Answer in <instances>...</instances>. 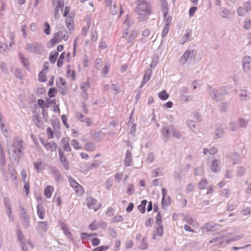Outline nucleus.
Wrapping results in <instances>:
<instances>
[{
    "label": "nucleus",
    "instance_id": "1",
    "mask_svg": "<svg viewBox=\"0 0 251 251\" xmlns=\"http://www.w3.org/2000/svg\"><path fill=\"white\" fill-rule=\"evenodd\" d=\"M24 149L23 140L18 137L15 138L12 144L8 146L10 159L16 164H18L19 160L23 157Z\"/></svg>",
    "mask_w": 251,
    "mask_h": 251
},
{
    "label": "nucleus",
    "instance_id": "2",
    "mask_svg": "<svg viewBox=\"0 0 251 251\" xmlns=\"http://www.w3.org/2000/svg\"><path fill=\"white\" fill-rule=\"evenodd\" d=\"M137 2L138 5L135 12L138 15L139 20L144 21L147 19V16L152 12L151 3L147 0H137Z\"/></svg>",
    "mask_w": 251,
    "mask_h": 251
},
{
    "label": "nucleus",
    "instance_id": "3",
    "mask_svg": "<svg viewBox=\"0 0 251 251\" xmlns=\"http://www.w3.org/2000/svg\"><path fill=\"white\" fill-rule=\"evenodd\" d=\"M211 99L216 102L221 101L222 100V96L227 94V90L225 86L220 87L218 89H215L210 85H208L206 88Z\"/></svg>",
    "mask_w": 251,
    "mask_h": 251
},
{
    "label": "nucleus",
    "instance_id": "4",
    "mask_svg": "<svg viewBox=\"0 0 251 251\" xmlns=\"http://www.w3.org/2000/svg\"><path fill=\"white\" fill-rule=\"evenodd\" d=\"M196 51L190 49L187 50L179 59V61L182 65H183L187 61L192 60L195 58Z\"/></svg>",
    "mask_w": 251,
    "mask_h": 251
},
{
    "label": "nucleus",
    "instance_id": "5",
    "mask_svg": "<svg viewBox=\"0 0 251 251\" xmlns=\"http://www.w3.org/2000/svg\"><path fill=\"white\" fill-rule=\"evenodd\" d=\"M52 6L54 8V18L58 19L60 17L58 13L59 10H63L64 6V0H52Z\"/></svg>",
    "mask_w": 251,
    "mask_h": 251
},
{
    "label": "nucleus",
    "instance_id": "6",
    "mask_svg": "<svg viewBox=\"0 0 251 251\" xmlns=\"http://www.w3.org/2000/svg\"><path fill=\"white\" fill-rule=\"evenodd\" d=\"M43 45L39 43H28L26 44L27 50L31 53H40Z\"/></svg>",
    "mask_w": 251,
    "mask_h": 251
},
{
    "label": "nucleus",
    "instance_id": "7",
    "mask_svg": "<svg viewBox=\"0 0 251 251\" xmlns=\"http://www.w3.org/2000/svg\"><path fill=\"white\" fill-rule=\"evenodd\" d=\"M0 170L4 176L5 180L7 181L9 178L6 175L5 169V155L3 151H0Z\"/></svg>",
    "mask_w": 251,
    "mask_h": 251
},
{
    "label": "nucleus",
    "instance_id": "8",
    "mask_svg": "<svg viewBox=\"0 0 251 251\" xmlns=\"http://www.w3.org/2000/svg\"><path fill=\"white\" fill-rule=\"evenodd\" d=\"M56 85L58 86V91L60 94L65 95L67 93V83L64 79L60 77L58 80L56 81Z\"/></svg>",
    "mask_w": 251,
    "mask_h": 251
},
{
    "label": "nucleus",
    "instance_id": "9",
    "mask_svg": "<svg viewBox=\"0 0 251 251\" xmlns=\"http://www.w3.org/2000/svg\"><path fill=\"white\" fill-rule=\"evenodd\" d=\"M221 227V226L219 224L209 222L205 224L203 226L202 229L206 231H213L218 230Z\"/></svg>",
    "mask_w": 251,
    "mask_h": 251
},
{
    "label": "nucleus",
    "instance_id": "10",
    "mask_svg": "<svg viewBox=\"0 0 251 251\" xmlns=\"http://www.w3.org/2000/svg\"><path fill=\"white\" fill-rule=\"evenodd\" d=\"M234 13L235 12L233 10H228L225 7H222L220 15L222 18L229 20Z\"/></svg>",
    "mask_w": 251,
    "mask_h": 251
},
{
    "label": "nucleus",
    "instance_id": "11",
    "mask_svg": "<svg viewBox=\"0 0 251 251\" xmlns=\"http://www.w3.org/2000/svg\"><path fill=\"white\" fill-rule=\"evenodd\" d=\"M171 132V125L169 126L167 124H163L161 129V133L163 138L168 140L170 138V132Z\"/></svg>",
    "mask_w": 251,
    "mask_h": 251
},
{
    "label": "nucleus",
    "instance_id": "12",
    "mask_svg": "<svg viewBox=\"0 0 251 251\" xmlns=\"http://www.w3.org/2000/svg\"><path fill=\"white\" fill-rule=\"evenodd\" d=\"M138 34V32L136 30L132 31L129 34L128 36H127L128 34V33L127 32V29H126L123 33V37L127 38L128 43H131L134 39L137 37Z\"/></svg>",
    "mask_w": 251,
    "mask_h": 251
},
{
    "label": "nucleus",
    "instance_id": "13",
    "mask_svg": "<svg viewBox=\"0 0 251 251\" xmlns=\"http://www.w3.org/2000/svg\"><path fill=\"white\" fill-rule=\"evenodd\" d=\"M152 75V70L151 68L147 69L145 72L143 79L141 82L140 88L142 87L150 79Z\"/></svg>",
    "mask_w": 251,
    "mask_h": 251
},
{
    "label": "nucleus",
    "instance_id": "14",
    "mask_svg": "<svg viewBox=\"0 0 251 251\" xmlns=\"http://www.w3.org/2000/svg\"><path fill=\"white\" fill-rule=\"evenodd\" d=\"M55 34L56 35L60 42L62 40H64V41H67L68 40V33L65 28L61 29L60 31L55 33Z\"/></svg>",
    "mask_w": 251,
    "mask_h": 251
},
{
    "label": "nucleus",
    "instance_id": "15",
    "mask_svg": "<svg viewBox=\"0 0 251 251\" xmlns=\"http://www.w3.org/2000/svg\"><path fill=\"white\" fill-rule=\"evenodd\" d=\"M251 62V57L245 56L242 59V66L244 72L247 73L250 69V63Z\"/></svg>",
    "mask_w": 251,
    "mask_h": 251
},
{
    "label": "nucleus",
    "instance_id": "16",
    "mask_svg": "<svg viewBox=\"0 0 251 251\" xmlns=\"http://www.w3.org/2000/svg\"><path fill=\"white\" fill-rule=\"evenodd\" d=\"M61 144L65 151H71V149L69 144V138L68 137L63 138L61 140Z\"/></svg>",
    "mask_w": 251,
    "mask_h": 251
},
{
    "label": "nucleus",
    "instance_id": "17",
    "mask_svg": "<svg viewBox=\"0 0 251 251\" xmlns=\"http://www.w3.org/2000/svg\"><path fill=\"white\" fill-rule=\"evenodd\" d=\"M220 161L218 159H214L212 161V164L211 166V169L214 173H217L220 171Z\"/></svg>",
    "mask_w": 251,
    "mask_h": 251
},
{
    "label": "nucleus",
    "instance_id": "18",
    "mask_svg": "<svg viewBox=\"0 0 251 251\" xmlns=\"http://www.w3.org/2000/svg\"><path fill=\"white\" fill-rule=\"evenodd\" d=\"M60 226H61V228L63 231L64 234L66 235L68 237V238H69L71 241H73L74 237L71 232L68 229L66 224L64 223H62L60 225Z\"/></svg>",
    "mask_w": 251,
    "mask_h": 251
},
{
    "label": "nucleus",
    "instance_id": "19",
    "mask_svg": "<svg viewBox=\"0 0 251 251\" xmlns=\"http://www.w3.org/2000/svg\"><path fill=\"white\" fill-rule=\"evenodd\" d=\"M44 148L47 151H54L56 150L57 145L54 142H48L44 145Z\"/></svg>",
    "mask_w": 251,
    "mask_h": 251
},
{
    "label": "nucleus",
    "instance_id": "20",
    "mask_svg": "<svg viewBox=\"0 0 251 251\" xmlns=\"http://www.w3.org/2000/svg\"><path fill=\"white\" fill-rule=\"evenodd\" d=\"M132 156L131 152L127 150L126 151V156L124 160L125 164L126 166H130L131 164Z\"/></svg>",
    "mask_w": 251,
    "mask_h": 251
},
{
    "label": "nucleus",
    "instance_id": "21",
    "mask_svg": "<svg viewBox=\"0 0 251 251\" xmlns=\"http://www.w3.org/2000/svg\"><path fill=\"white\" fill-rule=\"evenodd\" d=\"M87 201V205L89 209H94L95 211L98 210V209H96L94 205L96 203L97 200L93 198L92 197H88L86 199Z\"/></svg>",
    "mask_w": 251,
    "mask_h": 251
},
{
    "label": "nucleus",
    "instance_id": "22",
    "mask_svg": "<svg viewBox=\"0 0 251 251\" xmlns=\"http://www.w3.org/2000/svg\"><path fill=\"white\" fill-rule=\"evenodd\" d=\"M49 226L46 222H39L38 223V229L40 232H45L48 229Z\"/></svg>",
    "mask_w": 251,
    "mask_h": 251
},
{
    "label": "nucleus",
    "instance_id": "23",
    "mask_svg": "<svg viewBox=\"0 0 251 251\" xmlns=\"http://www.w3.org/2000/svg\"><path fill=\"white\" fill-rule=\"evenodd\" d=\"M17 236L19 241L20 242V243L25 242L26 240L25 239V237L22 232V230L20 229V226L19 225L17 226Z\"/></svg>",
    "mask_w": 251,
    "mask_h": 251
},
{
    "label": "nucleus",
    "instance_id": "24",
    "mask_svg": "<svg viewBox=\"0 0 251 251\" xmlns=\"http://www.w3.org/2000/svg\"><path fill=\"white\" fill-rule=\"evenodd\" d=\"M54 190L53 187L52 186H48L44 190V193L47 198H50L51 194Z\"/></svg>",
    "mask_w": 251,
    "mask_h": 251
},
{
    "label": "nucleus",
    "instance_id": "25",
    "mask_svg": "<svg viewBox=\"0 0 251 251\" xmlns=\"http://www.w3.org/2000/svg\"><path fill=\"white\" fill-rule=\"evenodd\" d=\"M224 134V128L222 126H217L215 131V136L216 139H219L222 137Z\"/></svg>",
    "mask_w": 251,
    "mask_h": 251
},
{
    "label": "nucleus",
    "instance_id": "26",
    "mask_svg": "<svg viewBox=\"0 0 251 251\" xmlns=\"http://www.w3.org/2000/svg\"><path fill=\"white\" fill-rule=\"evenodd\" d=\"M163 13H168V5L166 0H160Z\"/></svg>",
    "mask_w": 251,
    "mask_h": 251
},
{
    "label": "nucleus",
    "instance_id": "27",
    "mask_svg": "<svg viewBox=\"0 0 251 251\" xmlns=\"http://www.w3.org/2000/svg\"><path fill=\"white\" fill-rule=\"evenodd\" d=\"M33 164L35 168L38 170L43 169L45 167L44 163H43V161L40 159H38L37 161L34 162Z\"/></svg>",
    "mask_w": 251,
    "mask_h": 251
},
{
    "label": "nucleus",
    "instance_id": "28",
    "mask_svg": "<svg viewBox=\"0 0 251 251\" xmlns=\"http://www.w3.org/2000/svg\"><path fill=\"white\" fill-rule=\"evenodd\" d=\"M37 214H38L39 217L41 219H44V216H45V211L42 208V204H38L37 206Z\"/></svg>",
    "mask_w": 251,
    "mask_h": 251
},
{
    "label": "nucleus",
    "instance_id": "29",
    "mask_svg": "<svg viewBox=\"0 0 251 251\" xmlns=\"http://www.w3.org/2000/svg\"><path fill=\"white\" fill-rule=\"evenodd\" d=\"M147 202V200H144L141 201V204L138 206V210L143 214L146 211V206Z\"/></svg>",
    "mask_w": 251,
    "mask_h": 251
},
{
    "label": "nucleus",
    "instance_id": "30",
    "mask_svg": "<svg viewBox=\"0 0 251 251\" xmlns=\"http://www.w3.org/2000/svg\"><path fill=\"white\" fill-rule=\"evenodd\" d=\"M58 55V53L56 51H52L50 55V61L51 63L53 64L55 62Z\"/></svg>",
    "mask_w": 251,
    "mask_h": 251
},
{
    "label": "nucleus",
    "instance_id": "31",
    "mask_svg": "<svg viewBox=\"0 0 251 251\" xmlns=\"http://www.w3.org/2000/svg\"><path fill=\"white\" fill-rule=\"evenodd\" d=\"M247 124L248 121L245 119L240 118L238 120V125L239 127L246 128Z\"/></svg>",
    "mask_w": 251,
    "mask_h": 251
},
{
    "label": "nucleus",
    "instance_id": "32",
    "mask_svg": "<svg viewBox=\"0 0 251 251\" xmlns=\"http://www.w3.org/2000/svg\"><path fill=\"white\" fill-rule=\"evenodd\" d=\"M208 184V182L206 179H202L198 184V187L199 190H203Z\"/></svg>",
    "mask_w": 251,
    "mask_h": 251
},
{
    "label": "nucleus",
    "instance_id": "33",
    "mask_svg": "<svg viewBox=\"0 0 251 251\" xmlns=\"http://www.w3.org/2000/svg\"><path fill=\"white\" fill-rule=\"evenodd\" d=\"M162 206L163 208L165 207L168 206L170 204V198L169 196H167L165 198H162Z\"/></svg>",
    "mask_w": 251,
    "mask_h": 251
},
{
    "label": "nucleus",
    "instance_id": "34",
    "mask_svg": "<svg viewBox=\"0 0 251 251\" xmlns=\"http://www.w3.org/2000/svg\"><path fill=\"white\" fill-rule=\"evenodd\" d=\"M246 171V169L244 167L240 166L237 168V175L239 177L243 176L245 172Z\"/></svg>",
    "mask_w": 251,
    "mask_h": 251
},
{
    "label": "nucleus",
    "instance_id": "35",
    "mask_svg": "<svg viewBox=\"0 0 251 251\" xmlns=\"http://www.w3.org/2000/svg\"><path fill=\"white\" fill-rule=\"evenodd\" d=\"M171 133L173 136L177 139H180L181 137L180 133L178 131L174 129L173 125H171Z\"/></svg>",
    "mask_w": 251,
    "mask_h": 251
},
{
    "label": "nucleus",
    "instance_id": "36",
    "mask_svg": "<svg viewBox=\"0 0 251 251\" xmlns=\"http://www.w3.org/2000/svg\"><path fill=\"white\" fill-rule=\"evenodd\" d=\"M22 225L24 228L26 229H28L29 226V217L24 218L21 220Z\"/></svg>",
    "mask_w": 251,
    "mask_h": 251
},
{
    "label": "nucleus",
    "instance_id": "37",
    "mask_svg": "<svg viewBox=\"0 0 251 251\" xmlns=\"http://www.w3.org/2000/svg\"><path fill=\"white\" fill-rule=\"evenodd\" d=\"M65 53L64 52H62L60 55L57 63V65L58 67H61L62 66L63 64V61L65 58Z\"/></svg>",
    "mask_w": 251,
    "mask_h": 251
},
{
    "label": "nucleus",
    "instance_id": "38",
    "mask_svg": "<svg viewBox=\"0 0 251 251\" xmlns=\"http://www.w3.org/2000/svg\"><path fill=\"white\" fill-rule=\"evenodd\" d=\"M191 35V33L190 32H188L186 34H184L181 39L180 40V43L182 45L185 43L188 40L189 38Z\"/></svg>",
    "mask_w": 251,
    "mask_h": 251
},
{
    "label": "nucleus",
    "instance_id": "39",
    "mask_svg": "<svg viewBox=\"0 0 251 251\" xmlns=\"http://www.w3.org/2000/svg\"><path fill=\"white\" fill-rule=\"evenodd\" d=\"M158 97L162 100H166L169 97V94L167 93L166 90H163L159 93Z\"/></svg>",
    "mask_w": 251,
    "mask_h": 251
},
{
    "label": "nucleus",
    "instance_id": "40",
    "mask_svg": "<svg viewBox=\"0 0 251 251\" xmlns=\"http://www.w3.org/2000/svg\"><path fill=\"white\" fill-rule=\"evenodd\" d=\"M229 129L231 131H236L238 130V123H236L235 122H231L229 123Z\"/></svg>",
    "mask_w": 251,
    "mask_h": 251
},
{
    "label": "nucleus",
    "instance_id": "41",
    "mask_svg": "<svg viewBox=\"0 0 251 251\" xmlns=\"http://www.w3.org/2000/svg\"><path fill=\"white\" fill-rule=\"evenodd\" d=\"M19 57L21 59V61L23 64L24 67L25 68H28V65L27 64V60L26 58H25L21 53L19 54Z\"/></svg>",
    "mask_w": 251,
    "mask_h": 251
},
{
    "label": "nucleus",
    "instance_id": "42",
    "mask_svg": "<svg viewBox=\"0 0 251 251\" xmlns=\"http://www.w3.org/2000/svg\"><path fill=\"white\" fill-rule=\"evenodd\" d=\"M4 202L6 207V211L9 210V214H11L10 200L8 198H4Z\"/></svg>",
    "mask_w": 251,
    "mask_h": 251
},
{
    "label": "nucleus",
    "instance_id": "43",
    "mask_svg": "<svg viewBox=\"0 0 251 251\" xmlns=\"http://www.w3.org/2000/svg\"><path fill=\"white\" fill-rule=\"evenodd\" d=\"M95 146L94 144L91 143H87L84 146L85 150L92 151L95 150Z\"/></svg>",
    "mask_w": 251,
    "mask_h": 251
},
{
    "label": "nucleus",
    "instance_id": "44",
    "mask_svg": "<svg viewBox=\"0 0 251 251\" xmlns=\"http://www.w3.org/2000/svg\"><path fill=\"white\" fill-rule=\"evenodd\" d=\"M148 247V244L146 241V238L144 237L141 241V245L139 248L141 249L145 250Z\"/></svg>",
    "mask_w": 251,
    "mask_h": 251
},
{
    "label": "nucleus",
    "instance_id": "45",
    "mask_svg": "<svg viewBox=\"0 0 251 251\" xmlns=\"http://www.w3.org/2000/svg\"><path fill=\"white\" fill-rule=\"evenodd\" d=\"M156 235L161 236L163 234V227L162 225H158L156 229Z\"/></svg>",
    "mask_w": 251,
    "mask_h": 251
},
{
    "label": "nucleus",
    "instance_id": "46",
    "mask_svg": "<svg viewBox=\"0 0 251 251\" xmlns=\"http://www.w3.org/2000/svg\"><path fill=\"white\" fill-rule=\"evenodd\" d=\"M169 27L170 26L168 25V24H165L161 34L162 38H164L166 36L169 31Z\"/></svg>",
    "mask_w": 251,
    "mask_h": 251
},
{
    "label": "nucleus",
    "instance_id": "47",
    "mask_svg": "<svg viewBox=\"0 0 251 251\" xmlns=\"http://www.w3.org/2000/svg\"><path fill=\"white\" fill-rule=\"evenodd\" d=\"M45 33L47 35H49L50 33V27L49 24L46 22L44 24V30Z\"/></svg>",
    "mask_w": 251,
    "mask_h": 251
},
{
    "label": "nucleus",
    "instance_id": "48",
    "mask_svg": "<svg viewBox=\"0 0 251 251\" xmlns=\"http://www.w3.org/2000/svg\"><path fill=\"white\" fill-rule=\"evenodd\" d=\"M38 80L40 82H45L46 81V76L43 71H41L38 75Z\"/></svg>",
    "mask_w": 251,
    "mask_h": 251
},
{
    "label": "nucleus",
    "instance_id": "49",
    "mask_svg": "<svg viewBox=\"0 0 251 251\" xmlns=\"http://www.w3.org/2000/svg\"><path fill=\"white\" fill-rule=\"evenodd\" d=\"M239 96H240V98L241 100H246L247 97L248 96L247 92L246 91V90H241L240 94H239Z\"/></svg>",
    "mask_w": 251,
    "mask_h": 251
},
{
    "label": "nucleus",
    "instance_id": "50",
    "mask_svg": "<svg viewBox=\"0 0 251 251\" xmlns=\"http://www.w3.org/2000/svg\"><path fill=\"white\" fill-rule=\"evenodd\" d=\"M74 189L78 195H81L83 193V187L79 184H78V186H77Z\"/></svg>",
    "mask_w": 251,
    "mask_h": 251
},
{
    "label": "nucleus",
    "instance_id": "51",
    "mask_svg": "<svg viewBox=\"0 0 251 251\" xmlns=\"http://www.w3.org/2000/svg\"><path fill=\"white\" fill-rule=\"evenodd\" d=\"M91 40L93 42L97 41L98 39V33L96 30H91Z\"/></svg>",
    "mask_w": 251,
    "mask_h": 251
},
{
    "label": "nucleus",
    "instance_id": "52",
    "mask_svg": "<svg viewBox=\"0 0 251 251\" xmlns=\"http://www.w3.org/2000/svg\"><path fill=\"white\" fill-rule=\"evenodd\" d=\"M164 15V20L166 22V24H168V25L170 26V23L172 21V18L170 16L168 15V13H163Z\"/></svg>",
    "mask_w": 251,
    "mask_h": 251
},
{
    "label": "nucleus",
    "instance_id": "53",
    "mask_svg": "<svg viewBox=\"0 0 251 251\" xmlns=\"http://www.w3.org/2000/svg\"><path fill=\"white\" fill-rule=\"evenodd\" d=\"M110 68V64L109 63H106L102 70V73L103 75H106L109 72Z\"/></svg>",
    "mask_w": 251,
    "mask_h": 251
},
{
    "label": "nucleus",
    "instance_id": "54",
    "mask_svg": "<svg viewBox=\"0 0 251 251\" xmlns=\"http://www.w3.org/2000/svg\"><path fill=\"white\" fill-rule=\"evenodd\" d=\"M154 158V154L152 152H150L147 155L146 161L149 163H151Z\"/></svg>",
    "mask_w": 251,
    "mask_h": 251
},
{
    "label": "nucleus",
    "instance_id": "55",
    "mask_svg": "<svg viewBox=\"0 0 251 251\" xmlns=\"http://www.w3.org/2000/svg\"><path fill=\"white\" fill-rule=\"evenodd\" d=\"M244 9L247 13L249 12L251 10V2H247L244 4Z\"/></svg>",
    "mask_w": 251,
    "mask_h": 251
},
{
    "label": "nucleus",
    "instance_id": "56",
    "mask_svg": "<svg viewBox=\"0 0 251 251\" xmlns=\"http://www.w3.org/2000/svg\"><path fill=\"white\" fill-rule=\"evenodd\" d=\"M187 124L188 127L190 128V129L192 131H194V129L196 127L195 125L194 124V122L193 120H188L187 121Z\"/></svg>",
    "mask_w": 251,
    "mask_h": 251
},
{
    "label": "nucleus",
    "instance_id": "57",
    "mask_svg": "<svg viewBox=\"0 0 251 251\" xmlns=\"http://www.w3.org/2000/svg\"><path fill=\"white\" fill-rule=\"evenodd\" d=\"M244 236L243 234L237 235V236L231 238L230 240H227V243H228L230 242H233V241H235L239 240L240 239L243 238L244 237Z\"/></svg>",
    "mask_w": 251,
    "mask_h": 251
},
{
    "label": "nucleus",
    "instance_id": "58",
    "mask_svg": "<svg viewBox=\"0 0 251 251\" xmlns=\"http://www.w3.org/2000/svg\"><path fill=\"white\" fill-rule=\"evenodd\" d=\"M90 87V85L87 82H82L81 85V89L83 92H86L88 88Z\"/></svg>",
    "mask_w": 251,
    "mask_h": 251
},
{
    "label": "nucleus",
    "instance_id": "59",
    "mask_svg": "<svg viewBox=\"0 0 251 251\" xmlns=\"http://www.w3.org/2000/svg\"><path fill=\"white\" fill-rule=\"evenodd\" d=\"M57 92V90L54 88H50L48 92V96L52 98L54 97L55 95V94Z\"/></svg>",
    "mask_w": 251,
    "mask_h": 251
},
{
    "label": "nucleus",
    "instance_id": "60",
    "mask_svg": "<svg viewBox=\"0 0 251 251\" xmlns=\"http://www.w3.org/2000/svg\"><path fill=\"white\" fill-rule=\"evenodd\" d=\"M251 212V208L247 207L241 210L240 213L243 215H248L250 214Z\"/></svg>",
    "mask_w": 251,
    "mask_h": 251
},
{
    "label": "nucleus",
    "instance_id": "61",
    "mask_svg": "<svg viewBox=\"0 0 251 251\" xmlns=\"http://www.w3.org/2000/svg\"><path fill=\"white\" fill-rule=\"evenodd\" d=\"M123 220V218L122 216L121 215H117L115 216L114 218H113L112 220V223H116V222H122Z\"/></svg>",
    "mask_w": 251,
    "mask_h": 251
},
{
    "label": "nucleus",
    "instance_id": "62",
    "mask_svg": "<svg viewBox=\"0 0 251 251\" xmlns=\"http://www.w3.org/2000/svg\"><path fill=\"white\" fill-rule=\"evenodd\" d=\"M100 164V161H97L96 162L91 164L88 167L89 170H91L94 168H96Z\"/></svg>",
    "mask_w": 251,
    "mask_h": 251
},
{
    "label": "nucleus",
    "instance_id": "63",
    "mask_svg": "<svg viewBox=\"0 0 251 251\" xmlns=\"http://www.w3.org/2000/svg\"><path fill=\"white\" fill-rule=\"evenodd\" d=\"M71 145L76 150L81 149V148L79 146L78 142L75 139L72 141Z\"/></svg>",
    "mask_w": 251,
    "mask_h": 251
},
{
    "label": "nucleus",
    "instance_id": "64",
    "mask_svg": "<svg viewBox=\"0 0 251 251\" xmlns=\"http://www.w3.org/2000/svg\"><path fill=\"white\" fill-rule=\"evenodd\" d=\"M108 249L107 246H101L93 250V251H105Z\"/></svg>",
    "mask_w": 251,
    "mask_h": 251
}]
</instances>
